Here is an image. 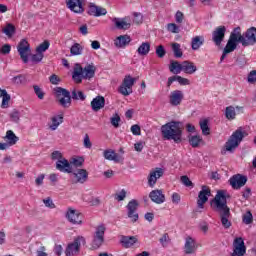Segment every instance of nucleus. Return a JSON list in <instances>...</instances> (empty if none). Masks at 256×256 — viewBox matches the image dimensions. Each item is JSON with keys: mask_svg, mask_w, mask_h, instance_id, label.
<instances>
[{"mask_svg": "<svg viewBox=\"0 0 256 256\" xmlns=\"http://www.w3.org/2000/svg\"><path fill=\"white\" fill-rule=\"evenodd\" d=\"M232 189H241L247 184V176L236 174L229 179Z\"/></svg>", "mask_w": 256, "mask_h": 256, "instance_id": "f3484780", "label": "nucleus"}, {"mask_svg": "<svg viewBox=\"0 0 256 256\" xmlns=\"http://www.w3.org/2000/svg\"><path fill=\"white\" fill-rule=\"evenodd\" d=\"M127 197V190L122 189L119 192H117L114 196V199L116 201H125V198Z\"/></svg>", "mask_w": 256, "mask_h": 256, "instance_id": "de8ad7c7", "label": "nucleus"}, {"mask_svg": "<svg viewBox=\"0 0 256 256\" xmlns=\"http://www.w3.org/2000/svg\"><path fill=\"white\" fill-rule=\"evenodd\" d=\"M209 197H211V189L207 186H202L201 191L198 194L197 205L199 209H203L206 202L209 201Z\"/></svg>", "mask_w": 256, "mask_h": 256, "instance_id": "dca6fc26", "label": "nucleus"}, {"mask_svg": "<svg viewBox=\"0 0 256 256\" xmlns=\"http://www.w3.org/2000/svg\"><path fill=\"white\" fill-rule=\"evenodd\" d=\"M49 81L50 83H52V85H59V83L61 82V79L59 78V76L53 74L49 77Z\"/></svg>", "mask_w": 256, "mask_h": 256, "instance_id": "0e129e2a", "label": "nucleus"}, {"mask_svg": "<svg viewBox=\"0 0 256 256\" xmlns=\"http://www.w3.org/2000/svg\"><path fill=\"white\" fill-rule=\"evenodd\" d=\"M121 244L126 249H129V247H133L135 243H137V237L135 236H121L120 239Z\"/></svg>", "mask_w": 256, "mask_h": 256, "instance_id": "473e14b6", "label": "nucleus"}, {"mask_svg": "<svg viewBox=\"0 0 256 256\" xmlns=\"http://www.w3.org/2000/svg\"><path fill=\"white\" fill-rule=\"evenodd\" d=\"M33 89H34V92L37 95L38 99H44L45 93L38 85H34Z\"/></svg>", "mask_w": 256, "mask_h": 256, "instance_id": "5fc2aeb1", "label": "nucleus"}, {"mask_svg": "<svg viewBox=\"0 0 256 256\" xmlns=\"http://www.w3.org/2000/svg\"><path fill=\"white\" fill-rule=\"evenodd\" d=\"M163 175H165V170L163 168L157 167L150 170L147 176L148 185L152 188L155 187V185H157V181H159Z\"/></svg>", "mask_w": 256, "mask_h": 256, "instance_id": "f8f14e48", "label": "nucleus"}, {"mask_svg": "<svg viewBox=\"0 0 256 256\" xmlns=\"http://www.w3.org/2000/svg\"><path fill=\"white\" fill-rule=\"evenodd\" d=\"M166 29L169 33L177 34L181 31V28H179V25L175 23H168L166 26Z\"/></svg>", "mask_w": 256, "mask_h": 256, "instance_id": "c03bdc74", "label": "nucleus"}, {"mask_svg": "<svg viewBox=\"0 0 256 256\" xmlns=\"http://www.w3.org/2000/svg\"><path fill=\"white\" fill-rule=\"evenodd\" d=\"M144 147H145V142H143V141H140V142H137L134 144V149L138 153H141V151H143Z\"/></svg>", "mask_w": 256, "mask_h": 256, "instance_id": "69168bd1", "label": "nucleus"}, {"mask_svg": "<svg viewBox=\"0 0 256 256\" xmlns=\"http://www.w3.org/2000/svg\"><path fill=\"white\" fill-rule=\"evenodd\" d=\"M170 72L174 75H179L181 71H183V63H179L178 61H172L169 66Z\"/></svg>", "mask_w": 256, "mask_h": 256, "instance_id": "e433bc0d", "label": "nucleus"}, {"mask_svg": "<svg viewBox=\"0 0 256 256\" xmlns=\"http://www.w3.org/2000/svg\"><path fill=\"white\" fill-rule=\"evenodd\" d=\"M202 135H210L211 129L209 128V120L204 119L199 122Z\"/></svg>", "mask_w": 256, "mask_h": 256, "instance_id": "ea45409f", "label": "nucleus"}, {"mask_svg": "<svg viewBox=\"0 0 256 256\" xmlns=\"http://www.w3.org/2000/svg\"><path fill=\"white\" fill-rule=\"evenodd\" d=\"M235 49H237V44H235L233 42L232 38L229 36L228 42L223 50L220 61L223 62L225 57H227V55H229V53H233V51H235Z\"/></svg>", "mask_w": 256, "mask_h": 256, "instance_id": "393cba45", "label": "nucleus"}, {"mask_svg": "<svg viewBox=\"0 0 256 256\" xmlns=\"http://www.w3.org/2000/svg\"><path fill=\"white\" fill-rule=\"evenodd\" d=\"M3 33H5L7 37H13V35H15V26H13V24L6 25L3 29Z\"/></svg>", "mask_w": 256, "mask_h": 256, "instance_id": "49530a36", "label": "nucleus"}, {"mask_svg": "<svg viewBox=\"0 0 256 256\" xmlns=\"http://www.w3.org/2000/svg\"><path fill=\"white\" fill-rule=\"evenodd\" d=\"M159 241L162 247H167V244L169 243V234H163Z\"/></svg>", "mask_w": 256, "mask_h": 256, "instance_id": "e2e57ef3", "label": "nucleus"}, {"mask_svg": "<svg viewBox=\"0 0 256 256\" xmlns=\"http://www.w3.org/2000/svg\"><path fill=\"white\" fill-rule=\"evenodd\" d=\"M83 146L85 149H91V147H93V143L91 142V138H89V134L84 135Z\"/></svg>", "mask_w": 256, "mask_h": 256, "instance_id": "603ef678", "label": "nucleus"}, {"mask_svg": "<svg viewBox=\"0 0 256 256\" xmlns=\"http://www.w3.org/2000/svg\"><path fill=\"white\" fill-rule=\"evenodd\" d=\"M2 103L1 108L7 109L9 107V101H11V95L7 93V90H2Z\"/></svg>", "mask_w": 256, "mask_h": 256, "instance_id": "58836bf2", "label": "nucleus"}, {"mask_svg": "<svg viewBox=\"0 0 256 256\" xmlns=\"http://www.w3.org/2000/svg\"><path fill=\"white\" fill-rule=\"evenodd\" d=\"M83 50H84L83 45H81L79 43H74L70 47V55H71V57H77L79 55H83Z\"/></svg>", "mask_w": 256, "mask_h": 256, "instance_id": "c9c22d12", "label": "nucleus"}, {"mask_svg": "<svg viewBox=\"0 0 256 256\" xmlns=\"http://www.w3.org/2000/svg\"><path fill=\"white\" fill-rule=\"evenodd\" d=\"M172 203L174 205H179V203H181V195H179V193L174 192L172 194Z\"/></svg>", "mask_w": 256, "mask_h": 256, "instance_id": "052dcab7", "label": "nucleus"}, {"mask_svg": "<svg viewBox=\"0 0 256 256\" xmlns=\"http://www.w3.org/2000/svg\"><path fill=\"white\" fill-rule=\"evenodd\" d=\"M225 33H227V27L219 26L212 32V41L219 47L225 39Z\"/></svg>", "mask_w": 256, "mask_h": 256, "instance_id": "2eb2a0df", "label": "nucleus"}, {"mask_svg": "<svg viewBox=\"0 0 256 256\" xmlns=\"http://www.w3.org/2000/svg\"><path fill=\"white\" fill-rule=\"evenodd\" d=\"M70 165H74V167H81L83 165L82 157H74L70 161Z\"/></svg>", "mask_w": 256, "mask_h": 256, "instance_id": "3c124183", "label": "nucleus"}, {"mask_svg": "<svg viewBox=\"0 0 256 256\" xmlns=\"http://www.w3.org/2000/svg\"><path fill=\"white\" fill-rule=\"evenodd\" d=\"M184 251L187 255H191L194 251H197V244L195 239L187 237L185 240Z\"/></svg>", "mask_w": 256, "mask_h": 256, "instance_id": "bb28decb", "label": "nucleus"}, {"mask_svg": "<svg viewBox=\"0 0 256 256\" xmlns=\"http://www.w3.org/2000/svg\"><path fill=\"white\" fill-rule=\"evenodd\" d=\"M182 71L186 73V75H193L197 73V65L192 61H184L182 62Z\"/></svg>", "mask_w": 256, "mask_h": 256, "instance_id": "a878e982", "label": "nucleus"}, {"mask_svg": "<svg viewBox=\"0 0 256 256\" xmlns=\"http://www.w3.org/2000/svg\"><path fill=\"white\" fill-rule=\"evenodd\" d=\"M172 51L174 53V56L179 59L181 57H183V51H181V44L175 42V43H172Z\"/></svg>", "mask_w": 256, "mask_h": 256, "instance_id": "37998d69", "label": "nucleus"}, {"mask_svg": "<svg viewBox=\"0 0 256 256\" xmlns=\"http://www.w3.org/2000/svg\"><path fill=\"white\" fill-rule=\"evenodd\" d=\"M1 55H9L11 53V46L9 44H4L0 48Z\"/></svg>", "mask_w": 256, "mask_h": 256, "instance_id": "4d7b16f0", "label": "nucleus"}, {"mask_svg": "<svg viewBox=\"0 0 256 256\" xmlns=\"http://www.w3.org/2000/svg\"><path fill=\"white\" fill-rule=\"evenodd\" d=\"M110 122L111 125L117 129L119 127V123H121V117L119 116V114H114L110 118Z\"/></svg>", "mask_w": 256, "mask_h": 256, "instance_id": "8fccbe9b", "label": "nucleus"}, {"mask_svg": "<svg viewBox=\"0 0 256 256\" xmlns=\"http://www.w3.org/2000/svg\"><path fill=\"white\" fill-rule=\"evenodd\" d=\"M17 51L23 63H29V55H31V45L25 39L21 40L17 46Z\"/></svg>", "mask_w": 256, "mask_h": 256, "instance_id": "9d476101", "label": "nucleus"}, {"mask_svg": "<svg viewBox=\"0 0 256 256\" xmlns=\"http://www.w3.org/2000/svg\"><path fill=\"white\" fill-rule=\"evenodd\" d=\"M103 107H105V97L96 96L95 98H93V100L91 101L92 111H101Z\"/></svg>", "mask_w": 256, "mask_h": 256, "instance_id": "b1692460", "label": "nucleus"}, {"mask_svg": "<svg viewBox=\"0 0 256 256\" xmlns=\"http://www.w3.org/2000/svg\"><path fill=\"white\" fill-rule=\"evenodd\" d=\"M112 23H114L116 29L126 31L131 28V19L129 18H113Z\"/></svg>", "mask_w": 256, "mask_h": 256, "instance_id": "6ab92c4d", "label": "nucleus"}, {"mask_svg": "<svg viewBox=\"0 0 256 256\" xmlns=\"http://www.w3.org/2000/svg\"><path fill=\"white\" fill-rule=\"evenodd\" d=\"M129 43H131V37H129L128 35H121L118 36L115 41L114 44L118 47V48H123L126 45H129Z\"/></svg>", "mask_w": 256, "mask_h": 256, "instance_id": "72a5a7b5", "label": "nucleus"}, {"mask_svg": "<svg viewBox=\"0 0 256 256\" xmlns=\"http://www.w3.org/2000/svg\"><path fill=\"white\" fill-rule=\"evenodd\" d=\"M230 37L236 47L241 43L242 47H250L256 44V28H249L244 34H241V27H236L230 33Z\"/></svg>", "mask_w": 256, "mask_h": 256, "instance_id": "f03ea898", "label": "nucleus"}, {"mask_svg": "<svg viewBox=\"0 0 256 256\" xmlns=\"http://www.w3.org/2000/svg\"><path fill=\"white\" fill-rule=\"evenodd\" d=\"M63 123V114L54 115L51 118V122L49 124V129L51 131H57L59 129V125Z\"/></svg>", "mask_w": 256, "mask_h": 256, "instance_id": "c756f323", "label": "nucleus"}, {"mask_svg": "<svg viewBox=\"0 0 256 256\" xmlns=\"http://www.w3.org/2000/svg\"><path fill=\"white\" fill-rule=\"evenodd\" d=\"M56 169L58 171H61V173H72L73 167L71 166V163L65 158H62L61 160H58L56 162Z\"/></svg>", "mask_w": 256, "mask_h": 256, "instance_id": "aec40b11", "label": "nucleus"}, {"mask_svg": "<svg viewBox=\"0 0 256 256\" xmlns=\"http://www.w3.org/2000/svg\"><path fill=\"white\" fill-rule=\"evenodd\" d=\"M211 205L218 211V213H220V219L224 229H229V227H231V221H229L231 211L227 207V191L219 190Z\"/></svg>", "mask_w": 256, "mask_h": 256, "instance_id": "f257e3e1", "label": "nucleus"}, {"mask_svg": "<svg viewBox=\"0 0 256 256\" xmlns=\"http://www.w3.org/2000/svg\"><path fill=\"white\" fill-rule=\"evenodd\" d=\"M256 82V71H252L248 75V83H255Z\"/></svg>", "mask_w": 256, "mask_h": 256, "instance_id": "774afa93", "label": "nucleus"}, {"mask_svg": "<svg viewBox=\"0 0 256 256\" xmlns=\"http://www.w3.org/2000/svg\"><path fill=\"white\" fill-rule=\"evenodd\" d=\"M54 93L61 107H64V109L71 107V93L69 91L61 87H56Z\"/></svg>", "mask_w": 256, "mask_h": 256, "instance_id": "423d86ee", "label": "nucleus"}, {"mask_svg": "<svg viewBox=\"0 0 256 256\" xmlns=\"http://www.w3.org/2000/svg\"><path fill=\"white\" fill-rule=\"evenodd\" d=\"M43 57H45L44 54L36 52V54L32 55L31 59L33 63H41V61H43Z\"/></svg>", "mask_w": 256, "mask_h": 256, "instance_id": "864d4df0", "label": "nucleus"}, {"mask_svg": "<svg viewBox=\"0 0 256 256\" xmlns=\"http://www.w3.org/2000/svg\"><path fill=\"white\" fill-rule=\"evenodd\" d=\"M49 45V41H44L36 48V53H41L43 55V53L49 49Z\"/></svg>", "mask_w": 256, "mask_h": 256, "instance_id": "09e8293b", "label": "nucleus"}, {"mask_svg": "<svg viewBox=\"0 0 256 256\" xmlns=\"http://www.w3.org/2000/svg\"><path fill=\"white\" fill-rule=\"evenodd\" d=\"M103 156L107 161H114V163H121L122 161L121 156L111 149L105 150Z\"/></svg>", "mask_w": 256, "mask_h": 256, "instance_id": "cd10ccee", "label": "nucleus"}, {"mask_svg": "<svg viewBox=\"0 0 256 256\" xmlns=\"http://www.w3.org/2000/svg\"><path fill=\"white\" fill-rule=\"evenodd\" d=\"M10 119L11 121H13V123H19V119H21V114L19 113V111H13L10 114Z\"/></svg>", "mask_w": 256, "mask_h": 256, "instance_id": "6e6d98bb", "label": "nucleus"}, {"mask_svg": "<svg viewBox=\"0 0 256 256\" xmlns=\"http://www.w3.org/2000/svg\"><path fill=\"white\" fill-rule=\"evenodd\" d=\"M180 181L185 185V187H193V182H191L187 176H181Z\"/></svg>", "mask_w": 256, "mask_h": 256, "instance_id": "13d9d810", "label": "nucleus"}, {"mask_svg": "<svg viewBox=\"0 0 256 256\" xmlns=\"http://www.w3.org/2000/svg\"><path fill=\"white\" fill-rule=\"evenodd\" d=\"M43 203L45 207H48V209H55V203H53V200L51 198H46L43 200Z\"/></svg>", "mask_w": 256, "mask_h": 256, "instance_id": "bf43d9fd", "label": "nucleus"}, {"mask_svg": "<svg viewBox=\"0 0 256 256\" xmlns=\"http://www.w3.org/2000/svg\"><path fill=\"white\" fill-rule=\"evenodd\" d=\"M75 183H85L89 177V173L85 169H78L74 173Z\"/></svg>", "mask_w": 256, "mask_h": 256, "instance_id": "c85d7f7f", "label": "nucleus"}, {"mask_svg": "<svg viewBox=\"0 0 256 256\" xmlns=\"http://www.w3.org/2000/svg\"><path fill=\"white\" fill-rule=\"evenodd\" d=\"M137 207H139V202L135 199H132L126 206V209L128 211V217L129 219H131L132 223H135L139 220Z\"/></svg>", "mask_w": 256, "mask_h": 256, "instance_id": "4468645a", "label": "nucleus"}, {"mask_svg": "<svg viewBox=\"0 0 256 256\" xmlns=\"http://www.w3.org/2000/svg\"><path fill=\"white\" fill-rule=\"evenodd\" d=\"M183 91L181 90H174L170 93L169 101L173 107H177V105H181V101H183Z\"/></svg>", "mask_w": 256, "mask_h": 256, "instance_id": "412c9836", "label": "nucleus"}, {"mask_svg": "<svg viewBox=\"0 0 256 256\" xmlns=\"http://www.w3.org/2000/svg\"><path fill=\"white\" fill-rule=\"evenodd\" d=\"M106 227L103 224L98 225L95 228V232L93 235V240H92V248L93 249H99L101 245H103V242L105 241V231Z\"/></svg>", "mask_w": 256, "mask_h": 256, "instance_id": "0eeeda50", "label": "nucleus"}, {"mask_svg": "<svg viewBox=\"0 0 256 256\" xmlns=\"http://www.w3.org/2000/svg\"><path fill=\"white\" fill-rule=\"evenodd\" d=\"M203 45H205V36L198 35V36L192 37V39H191L192 51H199V49H201V47H203Z\"/></svg>", "mask_w": 256, "mask_h": 256, "instance_id": "5701e85b", "label": "nucleus"}, {"mask_svg": "<svg viewBox=\"0 0 256 256\" xmlns=\"http://www.w3.org/2000/svg\"><path fill=\"white\" fill-rule=\"evenodd\" d=\"M89 15H93V17H101V15H107V9L101 6L90 5Z\"/></svg>", "mask_w": 256, "mask_h": 256, "instance_id": "7c9ffc66", "label": "nucleus"}, {"mask_svg": "<svg viewBox=\"0 0 256 256\" xmlns=\"http://www.w3.org/2000/svg\"><path fill=\"white\" fill-rule=\"evenodd\" d=\"M84 0H66V5L73 13H83Z\"/></svg>", "mask_w": 256, "mask_h": 256, "instance_id": "a211bd4d", "label": "nucleus"}, {"mask_svg": "<svg viewBox=\"0 0 256 256\" xmlns=\"http://www.w3.org/2000/svg\"><path fill=\"white\" fill-rule=\"evenodd\" d=\"M95 71H97L95 64H87L83 68L81 67V64L76 63L72 72V79L74 83L77 84L83 83V79H86V81H91V79L95 77Z\"/></svg>", "mask_w": 256, "mask_h": 256, "instance_id": "20e7f679", "label": "nucleus"}, {"mask_svg": "<svg viewBox=\"0 0 256 256\" xmlns=\"http://www.w3.org/2000/svg\"><path fill=\"white\" fill-rule=\"evenodd\" d=\"M135 78L131 76H126L122 82V85L119 87V93L124 95V97H128L133 93V86L135 85Z\"/></svg>", "mask_w": 256, "mask_h": 256, "instance_id": "9b49d317", "label": "nucleus"}, {"mask_svg": "<svg viewBox=\"0 0 256 256\" xmlns=\"http://www.w3.org/2000/svg\"><path fill=\"white\" fill-rule=\"evenodd\" d=\"M85 237L78 236L74 239L72 243H70L66 248V256H75L79 254V249H81V245H85Z\"/></svg>", "mask_w": 256, "mask_h": 256, "instance_id": "6e6552de", "label": "nucleus"}, {"mask_svg": "<svg viewBox=\"0 0 256 256\" xmlns=\"http://www.w3.org/2000/svg\"><path fill=\"white\" fill-rule=\"evenodd\" d=\"M72 99H74L75 101H85V99L87 98V96H85V94L83 93V91L74 89L72 90Z\"/></svg>", "mask_w": 256, "mask_h": 256, "instance_id": "a19ab883", "label": "nucleus"}, {"mask_svg": "<svg viewBox=\"0 0 256 256\" xmlns=\"http://www.w3.org/2000/svg\"><path fill=\"white\" fill-rule=\"evenodd\" d=\"M149 197L153 203H156L157 205H161L162 203H165V194H163V191L161 190H153L150 192Z\"/></svg>", "mask_w": 256, "mask_h": 256, "instance_id": "4be33fe9", "label": "nucleus"}, {"mask_svg": "<svg viewBox=\"0 0 256 256\" xmlns=\"http://www.w3.org/2000/svg\"><path fill=\"white\" fill-rule=\"evenodd\" d=\"M163 139L166 141H174V143H181L183 135V128L181 122L171 121L161 126L160 128Z\"/></svg>", "mask_w": 256, "mask_h": 256, "instance_id": "7ed1b4c3", "label": "nucleus"}, {"mask_svg": "<svg viewBox=\"0 0 256 256\" xmlns=\"http://www.w3.org/2000/svg\"><path fill=\"white\" fill-rule=\"evenodd\" d=\"M189 143L191 147H199L201 143H203V137L199 135H191L189 136Z\"/></svg>", "mask_w": 256, "mask_h": 256, "instance_id": "4c0bfd02", "label": "nucleus"}, {"mask_svg": "<svg viewBox=\"0 0 256 256\" xmlns=\"http://www.w3.org/2000/svg\"><path fill=\"white\" fill-rule=\"evenodd\" d=\"M233 252L237 256H245L247 253V246H245V240L241 237H237L233 241Z\"/></svg>", "mask_w": 256, "mask_h": 256, "instance_id": "ddd939ff", "label": "nucleus"}, {"mask_svg": "<svg viewBox=\"0 0 256 256\" xmlns=\"http://www.w3.org/2000/svg\"><path fill=\"white\" fill-rule=\"evenodd\" d=\"M225 116H226V119H228L229 121H233V119L237 117V113L235 112V107L233 106L226 107Z\"/></svg>", "mask_w": 256, "mask_h": 256, "instance_id": "79ce46f5", "label": "nucleus"}, {"mask_svg": "<svg viewBox=\"0 0 256 256\" xmlns=\"http://www.w3.org/2000/svg\"><path fill=\"white\" fill-rule=\"evenodd\" d=\"M242 221L245 225H251V223H253V214L251 213V211H247L242 216Z\"/></svg>", "mask_w": 256, "mask_h": 256, "instance_id": "a18cd8bd", "label": "nucleus"}, {"mask_svg": "<svg viewBox=\"0 0 256 256\" xmlns=\"http://www.w3.org/2000/svg\"><path fill=\"white\" fill-rule=\"evenodd\" d=\"M4 139L9 147L17 145V141H19V137H17V135H15V132H13L12 130H8L6 132V136L4 137Z\"/></svg>", "mask_w": 256, "mask_h": 256, "instance_id": "2f4dec72", "label": "nucleus"}, {"mask_svg": "<svg viewBox=\"0 0 256 256\" xmlns=\"http://www.w3.org/2000/svg\"><path fill=\"white\" fill-rule=\"evenodd\" d=\"M165 48L163 47V45H160L156 48V55L160 58L165 57Z\"/></svg>", "mask_w": 256, "mask_h": 256, "instance_id": "680f3d73", "label": "nucleus"}, {"mask_svg": "<svg viewBox=\"0 0 256 256\" xmlns=\"http://www.w3.org/2000/svg\"><path fill=\"white\" fill-rule=\"evenodd\" d=\"M183 19H185V16L183 15V12L177 11L176 14H175L176 23H183Z\"/></svg>", "mask_w": 256, "mask_h": 256, "instance_id": "338daca9", "label": "nucleus"}, {"mask_svg": "<svg viewBox=\"0 0 256 256\" xmlns=\"http://www.w3.org/2000/svg\"><path fill=\"white\" fill-rule=\"evenodd\" d=\"M245 138V131L243 129L238 128L236 131L232 133V135L229 137L227 142L225 143V151H228L229 153H233L239 145H241V142Z\"/></svg>", "mask_w": 256, "mask_h": 256, "instance_id": "39448f33", "label": "nucleus"}, {"mask_svg": "<svg viewBox=\"0 0 256 256\" xmlns=\"http://www.w3.org/2000/svg\"><path fill=\"white\" fill-rule=\"evenodd\" d=\"M149 51H151V43L149 42H143L136 50L140 57H145L149 55Z\"/></svg>", "mask_w": 256, "mask_h": 256, "instance_id": "f704fd0d", "label": "nucleus"}, {"mask_svg": "<svg viewBox=\"0 0 256 256\" xmlns=\"http://www.w3.org/2000/svg\"><path fill=\"white\" fill-rule=\"evenodd\" d=\"M65 217L72 225H83V214L75 208H68L65 212Z\"/></svg>", "mask_w": 256, "mask_h": 256, "instance_id": "1a4fd4ad", "label": "nucleus"}]
</instances>
